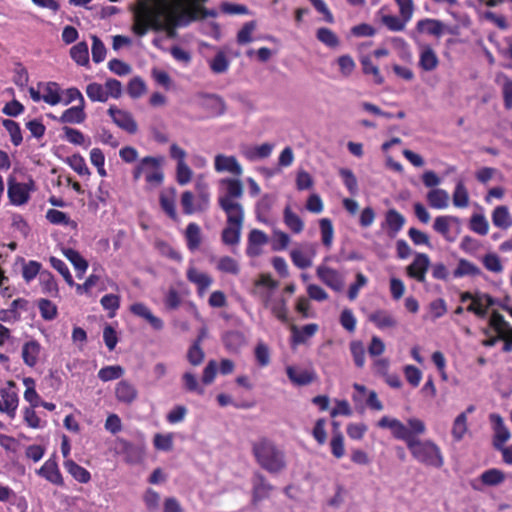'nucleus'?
I'll return each mask as SVG.
<instances>
[{
	"label": "nucleus",
	"instance_id": "nucleus-1",
	"mask_svg": "<svg viewBox=\"0 0 512 512\" xmlns=\"http://www.w3.org/2000/svg\"><path fill=\"white\" fill-rule=\"evenodd\" d=\"M252 454L256 463L272 475H278L287 468L285 451L266 437L252 443Z\"/></svg>",
	"mask_w": 512,
	"mask_h": 512
},
{
	"label": "nucleus",
	"instance_id": "nucleus-2",
	"mask_svg": "<svg viewBox=\"0 0 512 512\" xmlns=\"http://www.w3.org/2000/svg\"><path fill=\"white\" fill-rule=\"evenodd\" d=\"M174 23L164 15L161 10H155L142 3V8L134 12L133 31L138 36H144L149 29L154 31H165L169 38L176 36Z\"/></svg>",
	"mask_w": 512,
	"mask_h": 512
},
{
	"label": "nucleus",
	"instance_id": "nucleus-3",
	"mask_svg": "<svg viewBox=\"0 0 512 512\" xmlns=\"http://www.w3.org/2000/svg\"><path fill=\"white\" fill-rule=\"evenodd\" d=\"M412 456L420 463L435 468H441L444 458L440 447L431 440H420L416 438L408 447Z\"/></svg>",
	"mask_w": 512,
	"mask_h": 512
},
{
	"label": "nucleus",
	"instance_id": "nucleus-4",
	"mask_svg": "<svg viewBox=\"0 0 512 512\" xmlns=\"http://www.w3.org/2000/svg\"><path fill=\"white\" fill-rule=\"evenodd\" d=\"M215 10H209L202 6L192 5L190 8L183 11H176L167 13L165 16L169 21L174 23V26H187L190 22L207 17H216Z\"/></svg>",
	"mask_w": 512,
	"mask_h": 512
},
{
	"label": "nucleus",
	"instance_id": "nucleus-5",
	"mask_svg": "<svg viewBox=\"0 0 512 512\" xmlns=\"http://www.w3.org/2000/svg\"><path fill=\"white\" fill-rule=\"evenodd\" d=\"M34 190V181L19 183L13 177L8 178V198L13 205L21 206L28 202L30 192Z\"/></svg>",
	"mask_w": 512,
	"mask_h": 512
},
{
	"label": "nucleus",
	"instance_id": "nucleus-6",
	"mask_svg": "<svg viewBox=\"0 0 512 512\" xmlns=\"http://www.w3.org/2000/svg\"><path fill=\"white\" fill-rule=\"evenodd\" d=\"M220 193L218 202L221 200L237 201L244 194V186L238 178H223L219 181Z\"/></svg>",
	"mask_w": 512,
	"mask_h": 512
},
{
	"label": "nucleus",
	"instance_id": "nucleus-7",
	"mask_svg": "<svg viewBox=\"0 0 512 512\" xmlns=\"http://www.w3.org/2000/svg\"><path fill=\"white\" fill-rule=\"evenodd\" d=\"M380 428H388L391 430L392 435L399 440L405 441L407 448L409 447V443L413 442L416 437L412 436L410 431H408L407 426H405L400 420L396 418H390L388 416H383L377 423Z\"/></svg>",
	"mask_w": 512,
	"mask_h": 512
},
{
	"label": "nucleus",
	"instance_id": "nucleus-8",
	"mask_svg": "<svg viewBox=\"0 0 512 512\" xmlns=\"http://www.w3.org/2000/svg\"><path fill=\"white\" fill-rule=\"evenodd\" d=\"M317 277L329 288L336 292H340L344 288V277L343 275L326 265H319L316 269Z\"/></svg>",
	"mask_w": 512,
	"mask_h": 512
},
{
	"label": "nucleus",
	"instance_id": "nucleus-9",
	"mask_svg": "<svg viewBox=\"0 0 512 512\" xmlns=\"http://www.w3.org/2000/svg\"><path fill=\"white\" fill-rule=\"evenodd\" d=\"M108 114L119 128L130 134H135L137 132L138 125L130 112L121 110L116 106H111L108 109Z\"/></svg>",
	"mask_w": 512,
	"mask_h": 512
},
{
	"label": "nucleus",
	"instance_id": "nucleus-10",
	"mask_svg": "<svg viewBox=\"0 0 512 512\" xmlns=\"http://www.w3.org/2000/svg\"><path fill=\"white\" fill-rule=\"evenodd\" d=\"M252 502L256 504L269 497L273 486L261 472H255L251 479Z\"/></svg>",
	"mask_w": 512,
	"mask_h": 512
},
{
	"label": "nucleus",
	"instance_id": "nucleus-11",
	"mask_svg": "<svg viewBox=\"0 0 512 512\" xmlns=\"http://www.w3.org/2000/svg\"><path fill=\"white\" fill-rule=\"evenodd\" d=\"M430 266L429 256L425 253H416L413 262L406 268L409 277L420 283L426 281V272Z\"/></svg>",
	"mask_w": 512,
	"mask_h": 512
},
{
	"label": "nucleus",
	"instance_id": "nucleus-12",
	"mask_svg": "<svg viewBox=\"0 0 512 512\" xmlns=\"http://www.w3.org/2000/svg\"><path fill=\"white\" fill-rule=\"evenodd\" d=\"M218 204L227 215V224L243 226L244 209L241 203L238 201L221 200Z\"/></svg>",
	"mask_w": 512,
	"mask_h": 512
},
{
	"label": "nucleus",
	"instance_id": "nucleus-13",
	"mask_svg": "<svg viewBox=\"0 0 512 512\" xmlns=\"http://www.w3.org/2000/svg\"><path fill=\"white\" fill-rule=\"evenodd\" d=\"M490 421L493 424L494 429L493 446L495 449H501L504 443L510 439V431L505 426L504 421L500 415L491 414Z\"/></svg>",
	"mask_w": 512,
	"mask_h": 512
},
{
	"label": "nucleus",
	"instance_id": "nucleus-14",
	"mask_svg": "<svg viewBox=\"0 0 512 512\" xmlns=\"http://www.w3.org/2000/svg\"><path fill=\"white\" fill-rule=\"evenodd\" d=\"M214 167L217 172H229L238 177L243 173L242 166L234 156L216 155Z\"/></svg>",
	"mask_w": 512,
	"mask_h": 512
},
{
	"label": "nucleus",
	"instance_id": "nucleus-15",
	"mask_svg": "<svg viewBox=\"0 0 512 512\" xmlns=\"http://www.w3.org/2000/svg\"><path fill=\"white\" fill-rule=\"evenodd\" d=\"M269 242L268 236L259 229H252L248 235L246 254L249 257H257L262 253L261 247Z\"/></svg>",
	"mask_w": 512,
	"mask_h": 512
},
{
	"label": "nucleus",
	"instance_id": "nucleus-16",
	"mask_svg": "<svg viewBox=\"0 0 512 512\" xmlns=\"http://www.w3.org/2000/svg\"><path fill=\"white\" fill-rule=\"evenodd\" d=\"M447 29V26L438 19L424 18L417 22L416 30L419 33H426L437 38L441 37Z\"/></svg>",
	"mask_w": 512,
	"mask_h": 512
},
{
	"label": "nucleus",
	"instance_id": "nucleus-17",
	"mask_svg": "<svg viewBox=\"0 0 512 512\" xmlns=\"http://www.w3.org/2000/svg\"><path fill=\"white\" fill-rule=\"evenodd\" d=\"M307 251L304 252L300 249H293L290 252V257L295 266L300 269H306L312 265V257L315 256V249L312 244L305 245Z\"/></svg>",
	"mask_w": 512,
	"mask_h": 512
},
{
	"label": "nucleus",
	"instance_id": "nucleus-18",
	"mask_svg": "<svg viewBox=\"0 0 512 512\" xmlns=\"http://www.w3.org/2000/svg\"><path fill=\"white\" fill-rule=\"evenodd\" d=\"M130 311L141 318H144L155 330H161L164 326L163 321L153 315L151 310L143 303H134L130 307Z\"/></svg>",
	"mask_w": 512,
	"mask_h": 512
},
{
	"label": "nucleus",
	"instance_id": "nucleus-19",
	"mask_svg": "<svg viewBox=\"0 0 512 512\" xmlns=\"http://www.w3.org/2000/svg\"><path fill=\"white\" fill-rule=\"evenodd\" d=\"M116 398L119 402L131 404L138 396V391L133 384L127 380H121L115 388Z\"/></svg>",
	"mask_w": 512,
	"mask_h": 512
},
{
	"label": "nucleus",
	"instance_id": "nucleus-20",
	"mask_svg": "<svg viewBox=\"0 0 512 512\" xmlns=\"http://www.w3.org/2000/svg\"><path fill=\"white\" fill-rule=\"evenodd\" d=\"M186 276L191 283L197 285L200 294H203L213 283L211 276L199 271L195 267H190L187 270Z\"/></svg>",
	"mask_w": 512,
	"mask_h": 512
},
{
	"label": "nucleus",
	"instance_id": "nucleus-21",
	"mask_svg": "<svg viewBox=\"0 0 512 512\" xmlns=\"http://www.w3.org/2000/svg\"><path fill=\"white\" fill-rule=\"evenodd\" d=\"M405 222V217L396 209H389L386 212L385 223L391 237H395L398 234V232L403 228Z\"/></svg>",
	"mask_w": 512,
	"mask_h": 512
},
{
	"label": "nucleus",
	"instance_id": "nucleus-22",
	"mask_svg": "<svg viewBox=\"0 0 512 512\" xmlns=\"http://www.w3.org/2000/svg\"><path fill=\"white\" fill-rule=\"evenodd\" d=\"M419 65L425 71L434 70L439 63L438 57L429 45L421 44L420 46Z\"/></svg>",
	"mask_w": 512,
	"mask_h": 512
},
{
	"label": "nucleus",
	"instance_id": "nucleus-23",
	"mask_svg": "<svg viewBox=\"0 0 512 512\" xmlns=\"http://www.w3.org/2000/svg\"><path fill=\"white\" fill-rule=\"evenodd\" d=\"M0 394L3 399V402H1L2 409H0V411L7 413L11 417H14L19 402L17 393L13 389L9 388L2 389Z\"/></svg>",
	"mask_w": 512,
	"mask_h": 512
},
{
	"label": "nucleus",
	"instance_id": "nucleus-24",
	"mask_svg": "<svg viewBox=\"0 0 512 512\" xmlns=\"http://www.w3.org/2000/svg\"><path fill=\"white\" fill-rule=\"evenodd\" d=\"M38 473L53 484L63 485L62 475L58 469L57 463L53 460L46 461L39 469Z\"/></svg>",
	"mask_w": 512,
	"mask_h": 512
},
{
	"label": "nucleus",
	"instance_id": "nucleus-25",
	"mask_svg": "<svg viewBox=\"0 0 512 512\" xmlns=\"http://www.w3.org/2000/svg\"><path fill=\"white\" fill-rule=\"evenodd\" d=\"M64 256L71 262L77 272V277L81 278L88 268V262L80 253L72 248H63Z\"/></svg>",
	"mask_w": 512,
	"mask_h": 512
},
{
	"label": "nucleus",
	"instance_id": "nucleus-26",
	"mask_svg": "<svg viewBox=\"0 0 512 512\" xmlns=\"http://www.w3.org/2000/svg\"><path fill=\"white\" fill-rule=\"evenodd\" d=\"M492 222L494 226L501 229H508L512 226V217L507 206H497L492 212Z\"/></svg>",
	"mask_w": 512,
	"mask_h": 512
},
{
	"label": "nucleus",
	"instance_id": "nucleus-27",
	"mask_svg": "<svg viewBox=\"0 0 512 512\" xmlns=\"http://www.w3.org/2000/svg\"><path fill=\"white\" fill-rule=\"evenodd\" d=\"M39 353L40 344L35 340L26 342L22 347L23 361L29 367H34L36 365Z\"/></svg>",
	"mask_w": 512,
	"mask_h": 512
},
{
	"label": "nucleus",
	"instance_id": "nucleus-28",
	"mask_svg": "<svg viewBox=\"0 0 512 512\" xmlns=\"http://www.w3.org/2000/svg\"><path fill=\"white\" fill-rule=\"evenodd\" d=\"M86 119L84 105L73 106L65 110L59 118L61 123L81 124Z\"/></svg>",
	"mask_w": 512,
	"mask_h": 512
},
{
	"label": "nucleus",
	"instance_id": "nucleus-29",
	"mask_svg": "<svg viewBox=\"0 0 512 512\" xmlns=\"http://www.w3.org/2000/svg\"><path fill=\"white\" fill-rule=\"evenodd\" d=\"M379 329L394 328L397 326V320L385 310H377L369 316Z\"/></svg>",
	"mask_w": 512,
	"mask_h": 512
},
{
	"label": "nucleus",
	"instance_id": "nucleus-30",
	"mask_svg": "<svg viewBox=\"0 0 512 512\" xmlns=\"http://www.w3.org/2000/svg\"><path fill=\"white\" fill-rule=\"evenodd\" d=\"M286 373H287L288 378L294 384L299 385V386L308 385L314 379L313 373H311L307 370L297 369L292 366L287 367Z\"/></svg>",
	"mask_w": 512,
	"mask_h": 512
},
{
	"label": "nucleus",
	"instance_id": "nucleus-31",
	"mask_svg": "<svg viewBox=\"0 0 512 512\" xmlns=\"http://www.w3.org/2000/svg\"><path fill=\"white\" fill-rule=\"evenodd\" d=\"M64 467L67 472L80 483H87L91 479L89 471L71 459L64 462Z\"/></svg>",
	"mask_w": 512,
	"mask_h": 512
},
{
	"label": "nucleus",
	"instance_id": "nucleus-32",
	"mask_svg": "<svg viewBox=\"0 0 512 512\" xmlns=\"http://www.w3.org/2000/svg\"><path fill=\"white\" fill-rule=\"evenodd\" d=\"M427 200L432 208L444 209L448 206L449 195L443 189H432L427 194Z\"/></svg>",
	"mask_w": 512,
	"mask_h": 512
},
{
	"label": "nucleus",
	"instance_id": "nucleus-33",
	"mask_svg": "<svg viewBox=\"0 0 512 512\" xmlns=\"http://www.w3.org/2000/svg\"><path fill=\"white\" fill-rule=\"evenodd\" d=\"M121 448L126 456V460L130 463H137L143 458V447L140 445L133 444L131 442L122 440Z\"/></svg>",
	"mask_w": 512,
	"mask_h": 512
},
{
	"label": "nucleus",
	"instance_id": "nucleus-34",
	"mask_svg": "<svg viewBox=\"0 0 512 512\" xmlns=\"http://www.w3.org/2000/svg\"><path fill=\"white\" fill-rule=\"evenodd\" d=\"M482 272L478 266L466 259H460L457 268L453 272L455 278L464 276H479Z\"/></svg>",
	"mask_w": 512,
	"mask_h": 512
},
{
	"label": "nucleus",
	"instance_id": "nucleus-35",
	"mask_svg": "<svg viewBox=\"0 0 512 512\" xmlns=\"http://www.w3.org/2000/svg\"><path fill=\"white\" fill-rule=\"evenodd\" d=\"M185 237L189 250L195 251L201 244L200 227L196 223H189L186 228Z\"/></svg>",
	"mask_w": 512,
	"mask_h": 512
},
{
	"label": "nucleus",
	"instance_id": "nucleus-36",
	"mask_svg": "<svg viewBox=\"0 0 512 512\" xmlns=\"http://www.w3.org/2000/svg\"><path fill=\"white\" fill-rule=\"evenodd\" d=\"M242 226L228 224L222 231L221 239L225 245L234 246L240 242Z\"/></svg>",
	"mask_w": 512,
	"mask_h": 512
},
{
	"label": "nucleus",
	"instance_id": "nucleus-37",
	"mask_svg": "<svg viewBox=\"0 0 512 512\" xmlns=\"http://www.w3.org/2000/svg\"><path fill=\"white\" fill-rule=\"evenodd\" d=\"M71 58L79 65H87L89 63V51L86 42L82 41L74 45L70 49Z\"/></svg>",
	"mask_w": 512,
	"mask_h": 512
},
{
	"label": "nucleus",
	"instance_id": "nucleus-38",
	"mask_svg": "<svg viewBox=\"0 0 512 512\" xmlns=\"http://www.w3.org/2000/svg\"><path fill=\"white\" fill-rule=\"evenodd\" d=\"M452 223L459 224V219L455 216H438L434 221L433 228L449 240L448 234Z\"/></svg>",
	"mask_w": 512,
	"mask_h": 512
},
{
	"label": "nucleus",
	"instance_id": "nucleus-39",
	"mask_svg": "<svg viewBox=\"0 0 512 512\" xmlns=\"http://www.w3.org/2000/svg\"><path fill=\"white\" fill-rule=\"evenodd\" d=\"M284 223L293 233H300L304 228L301 218L289 206L284 209Z\"/></svg>",
	"mask_w": 512,
	"mask_h": 512
},
{
	"label": "nucleus",
	"instance_id": "nucleus-40",
	"mask_svg": "<svg viewBox=\"0 0 512 512\" xmlns=\"http://www.w3.org/2000/svg\"><path fill=\"white\" fill-rule=\"evenodd\" d=\"M230 62L224 52L219 51L209 60V67L215 74L225 73L229 68Z\"/></svg>",
	"mask_w": 512,
	"mask_h": 512
},
{
	"label": "nucleus",
	"instance_id": "nucleus-41",
	"mask_svg": "<svg viewBox=\"0 0 512 512\" xmlns=\"http://www.w3.org/2000/svg\"><path fill=\"white\" fill-rule=\"evenodd\" d=\"M467 432V416L465 412L460 413L454 420L452 426V437L455 441L459 442L463 439Z\"/></svg>",
	"mask_w": 512,
	"mask_h": 512
},
{
	"label": "nucleus",
	"instance_id": "nucleus-42",
	"mask_svg": "<svg viewBox=\"0 0 512 512\" xmlns=\"http://www.w3.org/2000/svg\"><path fill=\"white\" fill-rule=\"evenodd\" d=\"M316 37L321 43L330 48H335L340 43L338 36L326 27L319 28L316 32Z\"/></svg>",
	"mask_w": 512,
	"mask_h": 512
},
{
	"label": "nucleus",
	"instance_id": "nucleus-43",
	"mask_svg": "<svg viewBox=\"0 0 512 512\" xmlns=\"http://www.w3.org/2000/svg\"><path fill=\"white\" fill-rule=\"evenodd\" d=\"M339 175L343 183L351 195H356L359 191L358 181L352 170L348 168H340Z\"/></svg>",
	"mask_w": 512,
	"mask_h": 512
},
{
	"label": "nucleus",
	"instance_id": "nucleus-44",
	"mask_svg": "<svg viewBox=\"0 0 512 512\" xmlns=\"http://www.w3.org/2000/svg\"><path fill=\"white\" fill-rule=\"evenodd\" d=\"M23 383L26 386V390L24 392V399L31 404L30 407L39 406L41 399L35 390L34 379L30 377L24 378Z\"/></svg>",
	"mask_w": 512,
	"mask_h": 512
},
{
	"label": "nucleus",
	"instance_id": "nucleus-45",
	"mask_svg": "<svg viewBox=\"0 0 512 512\" xmlns=\"http://www.w3.org/2000/svg\"><path fill=\"white\" fill-rule=\"evenodd\" d=\"M453 204L458 208H465L469 204L468 191L462 181L456 184L453 192Z\"/></svg>",
	"mask_w": 512,
	"mask_h": 512
},
{
	"label": "nucleus",
	"instance_id": "nucleus-46",
	"mask_svg": "<svg viewBox=\"0 0 512 512\" xmlns=\"http://www.w3.org/2000/svg\"><path fill=\"white\" fill-rule=\"evenodd\" d=\"M3 126L8 131L11 142L15 146H19L22 143L23 137L19 124L10 119H4L2 121Z\"/></svg>",
	"mask_w": 512,
	"mask_h": 512
},
{
	"label": "nucleus",
	"instance_id": "nucleus-47",
	"mask_svg": "<svg viewBox=\"0 0 512 512\" xmlns=\"http://www.w3.org/2000/svg\"><path fill=\"white\" fill-rule=\"evenodd\" d=\"M217 269L223 273L238 275L240 267L238 262L230 256H223L217 263Z\"/></svg>",
	"mask_w": 512,
	"mask_h": 512
},
{
	"label": "nucleus",
	"instance_id": "nucleus-48",
	"mask_svg": "<svg viewBox=\"0 0 512 512\" xmlns=\"http://www.w3.org/2000/svg\"><path fill=\"white\" fill-rule=\"evenodd\" d=\"M322 243L325 247L330 248L333 241L334 229L330 219L322 218L319 221Z\"/></svg>",
	"mask_w": 512,
	"mask_h": 512
},
{
	"label": "nucleus",
	"instance_id": "nucleus-49",
	"mask_svg": "<svg viewBox=\"0 0 512 512\" xmlns=\"http://www.w3.org/2000/svg\"><path fill=\"white\" fill-rule=\"evenodd\" d=\"M505 479L504 473L499 469H489L481 474V481L485 485L495 486L502 483Z\"/></svg>",
	"mask_w": 512,
	"mask_h": 512
},
{
	"label": "nucleus",
	"instance_id": "nucleus-50",
	"mask_svg": "<svg viewBox=\"0 0 512 512\" xmlns=\"http://www.w3.org/2000/svg\"><path fill=\"white\" fill-rule=\"evenodd\" d=\"M470 229L473 232L484 236L489 231V223L484 215L474 214L470 219Z\"/></svg>",
	"mask_w": 512,
	"mask_h": 512
},
{
	"label": "nucleus",
	"instance_id": "nucleus-51",
	"mask_svg": "<svg viewBox=\"0 0 512 512\" xmlns=\"http://www.w3.org/2000/svg\"><path fill=\"white\" fill-rule=\"evenodd\" d=\"M183 387L188 392H195L198 395H203L205 390L200 386L196 376L191 372H185L182 376Z\"/></svg>",
	"mask_w": 512,
	"mask_h": 512
},
{
	"label": "nucleus",
	"instance_id": "nucleus-52",
	"mask_svg": "<svg viewBox=\"0 0 512 512\" xmlns=\"http://www.w3.org/2000/svg\"><path fill=\"white\" fill-rule=\"evenodd\" d=\"M91 39H92V48H91L92 60L95 63H100V62L104 61V59L106 57L107 49H106L104 43L101 41V39L99 37H97L96 35H92Z\"/></svg>",
	"mask_w": 512,
	"mask_h": 512
},
{
	"label": "nucleus",
	"instance_id": "nucleus-53",
	"mask_svg": "<svg viewBox=\"0 0 512 512\" xmlns=\"http://www.w3.org/2000/svg\"><path fill=\"white\" fill-rule=\"evenodd\" d=\"M87 96L92 101L106 102L108 100V93L105 88L98 83H90L86 88Z\"/></svg>",
	"mask_w": 512,
	"mask_h": 512
},
{
	"label": "nucleus",
	"instance_id": "nucleus-54",
	"mask_svg": "<svg viewBox=\"0 0 512 512\" xmlns=\"http://www.w3.org/2000/svg\"><path fill=\"white\" fill-rule=\"evenodd\" d=\"M124 374V369L119 366H106L99 370L98 377L104 382L120 378Z\"/></svg>",
	"mask_w": 512,
	"mask_h": 512
},
{
	"label": "nucleus",
	"instance_id": "nucleus-55",
	"mask_svg": "<svg viewBox=\"0 0 512 512\" xmlns=\"http://www.w3.org/2000/svg\"><path fill=\"white\" fill-rule=\"evenodd\" d=\"M42 100L50 105H56L61 101L57 83L49 82L42 95Z\"/></svg>",
	"mask_w": 512,
	"mask_h": 512
},
{
	"label": "nucleus",
	"instance_id": "nucleus-56",
	"mask_svg": "<svg viewBox=\"0 0 512 512\" xmlns=\"http://www.w3.org/2000/svg\"><path fill=\"white\" fill-rule=\"evenodd\" d=\"M49 262L51 264V266L56 269L64 278V280L66 281V283L69 285V286H74L75 285V282L72 278V275L69 271V268L67 267V265L61 260V259H58L54 256H51L50 259H49Z\"/></svg>",
	"mask_w": 512,
	"mask_h": 512
},
{
	"label": "nucleus",
	"instance_id": "nucleus-57",
	"mask_svg": "<svg viewBox=\"0 0 512 512\" xmlns=\"http://www.w3.org/2000/svg\"><path fill=\"white\" fill-rule=\"evenodd\" d=\"M205 105L216 115H222L226 110L224 100L215 94H210L205 97Z\"/></svg>",
	"mask_w": 512,
	"mask_h": 512
},
{
	"label": "nucleus",
	"instance_id": "nucleus-58",
	"mask_svg": "<svg viewBox=\"0 0 512 512\" xmlns=\"http://www.w3.org/2000/svg\"><path fill=\"white\" fill-rule=\"evenodd\" d=\"M67 163L80 176L90 174V171L86 165V162L80 154H74L71 157H68Z\"/></svg>",
	"mask_w": 512,
	"mask_h": 512
},
{
	"label": "nucleus",
	"instance_id": "nucleus-59",
	"mask_svg": "<svg viewBox=\"0 0 512 512\" xmlns=\"http://www.w3.org/2000/svg\"><path fill=\"white\" fill-rule=\"evenodd\" d=\"M350 351L353 356L354 363L361 368L365 364V348L361 341H352L350 343Z\"/></svg>",
	"mask_w": 512,
	"mask_h": 512
},
{
	"label": "nucleus",
	"instance_id": "nucleus-60",
	"mask_svg": "<svg viewBox=\"0 0 512 512\" xmlns=\"http://www.w3.org/2000/svg\"><path fill=\"white\" fill-rule=\"evenodd\" d=\"M331 452L336 458H341L345 454L344 437L341 432H335L330 441Z\"/></svg>",
	"mask_w": 512,
	"mask_h": 512
},
{
	"label": "nucleus",
	"instance_id": "nucleus-61",
	"mask_svg": "<svg viewBox=\"0 0 512 512\" xmlns=\"http://www.w3.org/2000/svg\"><path fill=\"white\" fill-rule=\"evenodd\" d=\"M404 18H399L395 15H384L382 17V23L391 31H402L404 30L406 23Z\"/></svg>",
	"mask_w": 512,
	"mask_h": 512
},
{
	"label": "nucleus",
	"instance_id": "nucleus-62",
	"mask_svg": "<svg viewBox=\"0 0 512 512\" xmlns=\"http://www.w3.org/2000/svg\"><path fill=\"white\" fill-rule=\"evenodd\" d=\"M38 307H39L41 316L45 320H53L57 315L56 306L48 299H40L38 302Z\"/></svg>",
	"mask_w": 512,
	"mask_h": 512
},
{
	"label": "nucleus",
	"instance_id": "nucleus-63",
	"mask_svg": "<svg viewBox=\"0 0 512 512\" xmlns=\"http://www.w3.org/2000/svg\"><path fill=\"white\" fill-rule=\"evenodd\" d=\"M128 94L132 98H139L146 91V85L140 77H134L128 84Z\"/></svg>",
	"mask_w": 512,
	"mask_h": 512
},
{
	"label": "nucleus",
	"instance_id": "nucleus-64",
	"mask_svg": "<svg viewBox=\"0 0 512 512\" xmlns=\"http://www.w3.org/2000/svg\"><path fill=\"white\" fill-rule=\"evenodd\" d=\"M482 262L485 268L491 272L500 273L503 270L500 258L494 253L486 254Z\"/></svg>",
	"mask_w": 512,
	"mask_h": 512
}]
</instances>
